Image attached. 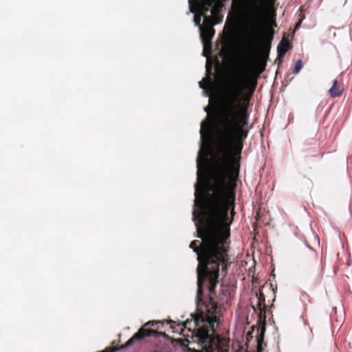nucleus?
Instances as JSON below:
<instances>
[{"label": "nucleus", "mask_w": 352, "mask_h": 352, "mask_svg": "<svg viewBox=\"0 0 352 352\" xmlns=\"http://www.w3.org/2000/svg\"><path fill=\"white\" fill-rule=\"evenodd\" d=\"M344 89L341 85H338V80H334L333 82L332 87L329 90V94L331 97L336 98L339 97L342 94Z\"/></svg>", "instance_id": "6e6552de"}, {"label": "nucleus", "mask_w": 352, "mask_h": 352, "mask_svg": "<svg viewBox=\"0 0 352 352\" xmlns=\"http://www.w3.org/2000/svg\"><path fill=\"white\" fill-rule=\"evenodd\" d=\"M292 47L289 41L287 39H282L277 47L278 56L276 61H278V64H280L283 61V58L287 52Z\"/></svg>", "instance_id": "0eeeda50"}, {"label": "nucleus", "mask_w": 352, "mask_h": 352, "mask_svg": "<svg viewBox=\"0 0 352 352\" xmlns=\"http://www.w3.org/2000/svg\"><path fill=\"white\" fill-rule=\"evenodd\" d=\"M258 301L257 304V307L258 309L260 310V316H261L263 314H265V307L264 305L265 303V298L263 294L260 293L259 296L258 297Z\"/></svg>", "instance_id": "9b49d317"}, {"label": "nucleus", "mask_w": 352, "mask_h": 352, "mask_svg": "<svg viewBox=\"0 0 352 352\" xmlns=\"http://www.w3.org/2000/svg\"><path fill=\"white\" fill-rule=\"evenodd\" d=\"M155 352H156V351H155Z\"/></svg>", "instance_id": "6ab92c4d"}, {"label": "nucleus", "mask_w": 352, "mask_h": 352, "mask_svg": "<svg viewBox=\"0 0 352 352\" xmlns=\"http://www.w3.org/2000/svg\"><path fill=\"white\" fill-rule=\"evenodd\" d=\"M207 73L210 75V68L207 66L206 67ZM213 84L212 78L210 76L204 78L201 81L199 82V87L203 89H206L208 87L211 86Z\"/></svg>", "instance_id": "1a4fd4ad"}, {"label": "nucleus", "mask_w": 352, "mask_h": 352, "mask_svg": "<svg viewBox=\"0 0 352 352\" xmlns=\"http://www.w3.org/2000/svg\"><path fill=\"white\" fill-rule=\"evenodd\" d=\"M222 294L218 297L201 296L198 299L196 296L197 311L192 319L187 320L182 323L175 324L173 320L168 323L174 331H184L188 329L191 333L190 340L188 338H179L177 342L182 346H188L189 344H195L197 349L188 348L194 352H228L230 340L217 334L214 331V324L219 318V309L218 301L223 302L228 300V296L223 288Z\"/></svg>", "instance_id": "f03ea898"}, {"label": "nucleus", "mask_w": 352, "mask_h": 352, "mask_svg": "<svg viewBox=\"0 0 352 352\" xmlns=\"http://www.w3.org/2000/svg\"><path fill=\"white\" fill-rule=\"evenodd\" d=\"M249 114L247 108H219L215 153L212 157L210 173L207 155L199 151L197 159V180L193 211L197 236L190 248L197 254V292L201 296L218 297L215 288L219 276H226L230 266L229 237L234 214V183L228 186V175H239L243 142L247 138Z\"/></svg>", "instance_id": "f257e3e1"}, {"label": "nucleus", "mask_w": 352, "mask_h": 352, "mask_svg": "<svg viewBox=\"0 0 352 352\" xmlns=\"http://www.w3.org/2000/svg\"><path fill=\"white\" fill-rule=\"evenodd\" d=\"M264 332H265V329L263 328L261 330L260 336L257 338V349H258V352H261V351H262V344H263V342Z\"/></svg>", "instance_id": "4468645a"}, {"label": "nucleus", "mask_w": 352, "mask_h": 352, "mask_svg": "<svg viewBox=\"0 0 352 352\" xmlns=\"http://www.w3.org/2000/svg\"><path fill=\"white\" fill-rule=\"evenodd\" d=\"M249 19L256 24H261L268 7L274 0H234Z\"/></svg>", "instance_id": "20e7f679"}, {"label": "nucleus", "mask_w": 352, "mask_h": 352, "mask_svg": "<svg viewBox=\"0 0 352 352\" xmlns=\"http://www.w3.org/2000/svg\"><path fill=\"white\" fill-rule=\"evenodd\" d=\"M190 11L195 14L194 15V23L195 25L199 27V29L202 28L203 23H201V19L204 18V16L198 13L197 11L195 12L192 8L190 9Z\"/></svg>", "instance_id": "f8f14e48"}, {"label": "nucleus", "mask_w": 352, "mask_h": 352, "mask_svg": "<svg viewBox=\"0 0 352 352\" xmlns=\"http://www.w3.org/2000/svg\"><path fill=\"white\" fill-rule=\"evenodd\" d=\"M206 125V123L205 122H203L201 123V131H200V133H201V138H203V136H204V133H203V128Z\"/></svg>", "instance_id": "f3484780"}, {"label": "nucleus", "mask_w": 352, "mask_h": 352, "mask_svg": "<svg viewBox=\"0 0 352 352\" xmlns=\"http://www.w3.org/2000/svg\"><path fill=\"white\" fill-rule=\"evenodd\" d=\"M221 4L217 0H199L197 5V12L203 16L207 15L209 11Z\"/></svg>", "instance_id": "423d86ee"}, {"label": "nucleus", "mask_w": 352, "mask_h": 352, "mask_svg": "<svg viewBox=\"0 0 352 352\" xmlns=\"http://www.w3.org/2000/svg\"><path fill=\"white\" fill-rule=\"evenodd\" d=\"M219 7L220 6H217L215 8H212V10H211L212 17L214 19L215 24L220 23L223 20V16L219 13Z\"/></svg>", "instance_id": "9d476101"}, {"label": "nucleus", "mask_w": 352, "mask_h": 352, "mask_svg": "<svg viewBox=\"0 0 352 352\" xmlns=\"http://www.w3.org/2000/svg\"><path fill=\"white\" fill-rule=\"evenodd\" d=\"M300 21H299V22L296 24V28H298V26L300 25Z\"/></svg>", "instance_id": "a211bd4d"}, {"label": "nucleus", "mask_w": 352, "mask_h": 352, "mask_svg": "<svg viewBox=\"0 0 352 352\" xmlns=\"http://www.w3.org/2000/svg\"><path fill=\"white\" fill-rule=\"evenodd\" d=\"M302 67V63L301 60H298L295 63L294 69L293 73L298 74L301 70Z\"/></svg>", "instance_id": "2eb2a0df"}, {"label": "nucleus", "mask_w": 352, "mask_h": 352, "mask_svg": "<svg viewBox=\"0 0 352 352\" xmlns=\"http://www.w3.org/2000/svg\"><path fill=\"white\" fill-rule=\"evenodd\" d=\"M216 25L215 22L214 21V19L212 17V16H204V22H203V26L204 27H208V28H213V26Z\"/></svg>", "instance_id": "ddd939ff"}, {"label": "nucleus", "mask_w": 352, "mask_h": 352, "mask_svg": "<svg viewBox=\"0 0 352 352\" xmlns=\"http://www.w3.org/2000/svg\"><path fill=\"white\" fill-rule=\"evenodd\" d=\"M309 258L311 260L313 263H318V258L317 256V254L315 252H311Z\"/></svg>", "instance_id": "dca6fc26"}, {"label": "nucleus", "mask_w": 352, "mask_h": 352, "mask_svg": "<svg viewBox=\"0 0 352 352\" xmlns=\"http://www.w3.org/2000/svg\"><path fill=\"white\" fill-rule=\"evenodd\" d=\"M199 31L204 50L210 51L212 49V39L215 33L214 28L202 26V28L199 29Z\"/></svg>", "instance_id": "39448f33"}, {"label": "nucleus", "mask_w": 352, "mask_h": 352, "mask_svg": "<svg viewBox=\"0 0 352 352\" xmlns=\"http://www.w3.org/2000/svg\"><path fill=\"white\" fill-rule=\"evenodd\" d=\"M163 325L164 322L160 320H153L146 322L124 344L119 347L112 346L108 351L105 350L102 352H116L118 350L131 346L136 343H141L148 337H167L165 332L159 330Z\"/></svg>", "instance_id": "7ed1b4c3"}]
</instances>
